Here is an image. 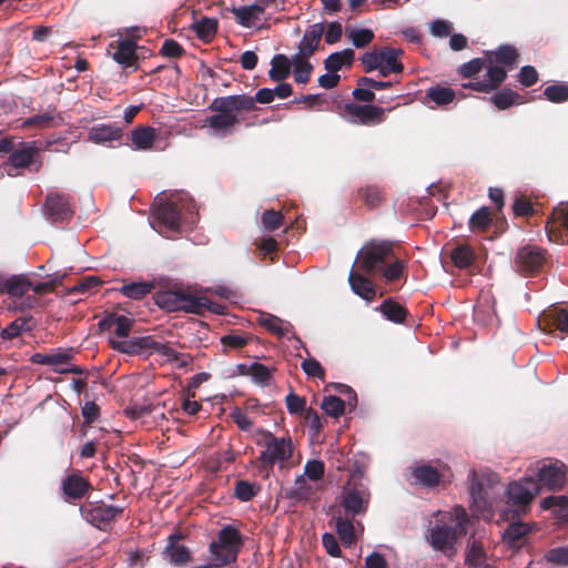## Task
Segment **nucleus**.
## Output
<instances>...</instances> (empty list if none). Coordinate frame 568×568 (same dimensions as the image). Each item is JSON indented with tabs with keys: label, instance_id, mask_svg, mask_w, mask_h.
<instances>
[{
	"label": "nucleus",
	"instance_id": "9",
	"mask_svg": "<svg viewBox=\"0 0 568 568\" xmlns=\"http://www.w3.org/2000/svg\"><path fill=\"white\" fill-rule=\"evenodd\" d=\"M412 477L416 485L435 488L450 484L453 474L446 464L420 463L412 467Z\"/></svg>",
	"mask_w": 568,
	"mask_h": 568
},
{
	"label": "nucleus",
	"instance_id": "45",
	"mask_svg": "<svg viewBox=\"0 0 568 568\" xmlns=\"http://www.w3.org/2000/svg\"><path fill=\"white\" fill-rule=\"evenodd\" d=\"M406 268L404 261L394 257L384 266L382 274L386 282H395L406 276Z\"/></svg>",
	"mask_w": 568,
	"mask_h": 568
},
{
	"label": "nucleus",
	"instance_id": "41",
	"mask_svg": "<svg viewBox=\"0 0 568 568\" xmlns=\"http://www.w3.org/2000/svg\"><path fill=\"white\" fill-rule=\"evenodd\" d=\"M38 153L33 146H23L19 150H12L9 156V163L16 169L28 168L33 162V156Z\"/></svg>",
	"mask_w": 568,
	"mask_h": 568
},
{
	"label": "nucleus",
	"instance_id": "28",
	"mask_svg": "<svg viewBox=\"0 0 568 568\" xmlns=\"http://www.w3.org/2000/svg\"><path fill=\"white\" fill-rule=\"evenodd\" d=\"M122 135V129L113 124H99L89 131V140L98 144L119 141Z\"/></svg>",
	"mask_w": 568,
	"mask_h": 568
},
{
	"label": "nucleus",
	"instance_id": "6",
	"mask_svg": "<svg viewBox=\"0 0 568 568\" xmlns=\"http://www.w3.org/2000/svg\"><path fill=\"white\" fill-rule=\"evenodd\" d=\"M394 258L393 244L387 241H372L364 245L356 256L358 271L366 275L382 273L384 266Z\"/></svg>",
	"mask_w": 568,
	"mask_h": 568
},
{
	"label": "nucleus",
	"instance_id": "60",
	"mask_svg": "<svg viewBox=\"0 0 568 568\" xmlns=\"http://www.w3.org/2000/svg\"><path fill=\"white\" fill-rule=\"evenodd\" d=\"M549 320L551 325L561 333L568 334V312L562 308H555L549 312Z\"/></svg>",
	"mask_w": 568,
	"mask_h": 568
},
{
	"label": "nucleus",
	"instance_id": "56",
	"mask_svg": "<svg viewBox=\"0 0 568 568\" xmlns=\"http://www.w3.org/2000/svg\"><path fill=\"white\" fill-rule=\"evenodd\" d=\"M301 367H302L303 372L308 377L318 378L321 381H324V378H325V368L314 357H310V358L304 359L301 363Z\"/></svg>",
	"mask_w": 568,
	"mask_h": 568
},
{
	"label": "nucleus",
	"instance_id": "29",
	"mask_svg": "<svg viewBox=\"0 0 568 568\" xmlns=\"http://www.w3.org/2000/svg\"><path fill=\"white\" fill-rule=\"evenodd\" d=\"M156 138V130L152 126L139 125L131 131V143L135 150L152 149Z\"/></svg>",
	"mask_w": 568,
	"mask_h": 568
},
{
	"label": "nucleus",
	"instance_id": "46",
	"mask_svg": "<svg viewBox=\"0 0 568 568\" xmlns=\"http://www.w3.org/2000/svg\"><path fill=\"white\" fill-rule=\"evenodd\" d=\"M491 223L489 209L483 206L475 211L469 219V229L471 232H484Z\"/></svg>",
	"mask_w": 568,
	"mask_h": 568
},
{
	"label": "nucleus",
	"instance_id": "38",
	"mask_svg": "<svg viewBox=\"0 0 568 568\" xmlns=\"http://www.w3.org/2000/svg\"><path fill=\"white\" fill-rule=\"evenodd\" d=\"M153 288L154 284L152 282L141 281L124 284L118 291L128 298L139 301L150 294Z\"/></svg>",
	"mask_w": 568,
	"mask_h": 568
},
{
	"label": "nucleus",
	"instance_id": "1",
	"mask_svg": "<svg viewBox=\"0 0 568 568\" xmlns=\"http://www.w3.org/2000/svg\"><path fill=\"white\" fill-rule=\"evenodd\" d=\"M273 101V90L268 88L258 89L254 97L233 94L216 98L210 104V110L214 114L205 119V125L225 136L231 134L234 128L240 124L241 119L237 113L256 110V103L268 104Z\"/></svg>",
	"mask_w": 568,
	"mask_h": 568
},
{
	"label": "nucleus",
	"instance_id": "13",
	"mask_svg": "<svg viewBox=\"0 0 568 568\" xmlns=\"http://www.w3.org/2000/svg\"><path fill=\"white\" fill-rule=\"evenodd\" d=\"M539 493V485L531 477L510 483L507 489L508 501L526 509Z\"/></svg>",
	"mask_w": 568,
	"mask_h": 568
},
{
	"label": "nucleus",
	"instance_id": "15",
	"mask_svg": "<svg viewBox=\"0 0 568 568\" xmlns=\"http://www.w3.org/2000/svg\"><path fill=\"white\" fill-rule=\"evenodd\" d=\"M536 483L539 485V491L542 488L547 490H559L566 484V471L564 464L542 465L537 473Z\"/></svg>",
	"mask_w": 568,
	"mask_h": 568
},
{
	"label": "nucleus",
	"instance_id": "19",
	"mask_svg": "<svg viewBox=\"0 0 568 568\" xmlns=\"http://www.w3.org/2000/svg\"><path fill=\"white\" fill-rule=\"evenodd\" d=\"M44 206L47 214L54 222L69 220L73 215L70 196L65 194L50 193L45 199Z\"/></svg>",
	"mask_w": 568,
	"mask_h": 568
},
{
	"label": "nucleus",
	"instance_id": "2",
	"mask_svg": "<svg viewBox=\"0 0 568 568\" xmlns=\"http://www.w3.org/2000/svg\"><path fill=\"white\" fill-rule=\"evenodd\" d=\"M154 303L166 312H185L204 315L206 312L223 314L225 306L212 302L206 296L195 295L183 290H162L153 295Z\"/></svg>",
	"mask_w": 568,
	"mask_h": 568
},
{
	"label": "nucleus",
	"instance_id": "40",
	"mask_svg": "<svg viewBox=\"0 0 568 568\" xmlns=\"http://www.w3.org/2000/svg\"><path fill=\"white\" fill-rule=\"evenodd\" d=\"M403 54L402 49L384 47L381 49L382 64L385 65V69L393 70L394 73H402L404 65L398 61V58Z\"/></svg>",
	"mask_w": 568,
	"mask_h": 568
},
{
	"label": "nucleus",
	"instance_id": "54",
	"mask_svg": "<svg viewBox=\"0 0 568 568\" xmlns=\"http://www.w3.org/2000/svg\"><path fill=\"white\" fill-rule=\"evenodd\" d=\"M262 225L266 231L273 232L284 224V216L275 210H265L261 216Z\"/></svg>",
	"mask_w": 568,
	"mask_h": 568
},
{
	"label": "nucleus",
	"instance_id": "53",
	"mask_svg": "<svg viewBox=\"0 0 568 568\" xmlns=\"http://www.w3.org/2000/svg\"><path fill=\"white\" fill-rule=\"evenodd\" d=\"M248 369L251 371L250 376H252L253 381L256 384H260L262 386L270 385L271 379H272V373L267 366H265L261 363L254 362V363L250 364Z\"/></svg>",
	"mask_w": 568,
	"mask_h": 568
},
{
	"label": "nucleus",
	"instance_id": "62",
	"mask_svg": "<svg viewBox=\"0 0 568 568\" xmlns=\"http://www.w3.org/2000/svg\"><path fill=\"white\" fill-rule=\"evenodd\" d=\"M361 61L365 72L368 73L376 70L382 64L381 50L365 52Z\"/></svg>",
	"mask_w": 568,
	"mask_h": 568
},
{
	"label": "nucleus",
	"instance_id": "5",
	"mask_svg": "<svg viewBox=\"0 0 568 568\" xmlns=\"http://www.w3.org/2000/svg\"><path fill=\"white\" fill-rule=\"evenodd\" d=\"M243 539L240 531L232 525L224 526L212 541L209 550L214 560V567H224L236 561Z\"/></svg>",
	"mask_w": 568,
	"mask_h": 568
},
{
	"label": "nucleus",
	"instance_id": "22",
	"mask_svg": "<svg viewBox=\"0 0 568 568\" xmlns=\"http://www.w3.org/2000/svg\"><path fill=\"white\" fill-rule=\"evenodd\" d=\"M325 31V26L322 22L312 24L305 30L302 40L298 43V53L301 55L312 57L320 47L322 37Z\"/></svg>",
	"mask_w": 568,
	"mask_h": 568
},
{
	"label": "nucleus",
	"instance_id": "10",
	"mask_svg": "<svg viewBox=\"0 0 568 568\" xmlns=\"http://www.w3.org/2000/svg\"><path fill=\"white\" fill-rule=\"evenodd\" d=\"M394 108L384 109L373 104H357L355 102L345 103L343 106L344 115L353 124L373 126L383 123L386 120V112Z\"/></svg>",
	"mask_w": 568,
	"mask_h": 568
},
{
	"label": "nucleus",
	"instance_id": "47",
	"mask_svg": "<svg viewBox=\"0 0 568 568\" xmlns=\"http://www.w3.org/2000/svg\"><path fill=\"white\" fill-rule=\"evenodd\" d=\"M346 403L337 396H325L322 400L321 408L326 415L338 418L345 413Z\"/></svg>",
	"mask_w": 568,
	"mask_h": 568
},
{
	"label": "nucleus",
	"instance_id": "18",
	"mask_svg": "<svg viewBox=\"0 0 568 568\" xmlns=\"http://www.w3.org/2000/svg\"><path fill=\"white\" fill-rule=\"evenodd\" d=\"M182 538L183 535L179 531L171 534L163 551L169 561L178 567L186 565L192 559L190 549L184 545H179V540Z\"/></svg>",
	"mask_w": 568,
	"mask_h": 568
},
{
	"label": "nucleus",
	"instance_id": "24",
	"mask_svg": "<svg viewBox=\"0 0 568 568\" xmlns=\"http://www.w3.org/2000/svg\"><path fill=\"white\" fill-rule=\"evenodd\" d=\"M231 12L234 14L235 20L240 26L252 28L261 20V16L265 12V6L254 3L239 8L234 7L231 9Z\"/></svg>",
	"mask_w": 568,
	"mask_h": 568
},
{
	"label": "nucleus",
	"instance_id": "36",
	"mask_svg": "<svg viewBox=\"0 0 568 568\" xmlns=\"http://www.w3.org/2000/svg\"><path fill=\"white\" fill-rule=\"evenodd\" d=\"M449 256L453 264L458 268L469 267L476 258L475 251L469 244H457L450 251Z\"/></svg>",
	"mask_w": 568,
	"mask_h": 568
},
{
	"label": "nucleus",
	"instance_id": "11",
	"mask_svg": "<svg viewBox=\"0 0 568 568\" xmlns=\"http://www.w3.org/2000/svg\"><path fill=\"white\" fill-rule=\"evenodd\" d=\"M123 507L98 503L89 507L80 508L82 517L92 526L104 530L112 521L123 513Z\"/></svg>",
	"mask_w": 568,
	"mask_h": 568
},
{
	"label": "nucleus",
	"instance_id": "37",
	"mask_svg": "<svg viewBox=\"0 0 568 568\" xmlns=\"http://www.w3.org/2000/svg\"><path fill=\"white\" fill-rule=\"evenodd\" d=\"M308 58L310 57L301 55L298 52L292 57L291 63L294 67L293 73L296 83L305 84L310 81L313 65L308 62Z\"/></svg>",
	"mask_w": 568,
	"mask_h": 568
},
{
	"label": "nucleus",
	"instance_id": "12",
	"mask_svg": "<svg viewBox=\"0 0 568 568\" xmlns=\"http://www.w3.org/2000/svg\"><path fill=\"white\" fill-rule=\"evenodd\" d=\"M90 480L80 470H73L61 480V491L65 501L80 500L92 489Z\"/></svg>",
	"mask_w": 568,
	"mask_h": 568
},
{
	"label": "nucleus",
	"instance_id": "34",
	"mask_svg": "<svg viewBox=\"0 0 568 568\" xmlns=\"http://www.w3.org/2000/svg\"><path fill=\"white\" fill-rule=\"evenodd\" d=\"M291 60L282 53L275 54L271 60L268 77L275 82H281L291 74Z\"/></svg>",
	"mask_w": 568,
	"mask_h": 568
},
{
	"label": "nucleus",
	"instance_id": "25",
	"mask_svg": "<svg viewBox=\"0 0 568 568\" xmlns=\"http://www.w3.org/2000/svg\"><path fill=\"white\" fill-rule=\"evenodd\" d=\"M63 122L62 116L57 113L55 106L49 105L47 111L42 114H36L30 118H27L22 121L21 128L22 129H29V128H37V129H44V128H52L55 125H59Z\"/></svg>",
	"mask_w": 568,
	"mask_h": 568
},
{
	"label": "nucleus",
	"instance_id": "39",
	"mask_svg": "<svg viewBox=\"0 0 568 568\" xmlns=\"http://www.w3.org/2000/svg\"><path fill=\"white\" fill-rule=\"evenodd\" d=\"M357 196L369 210L378 207L384 200L383 191L377 185L358 189Z\"/></svg>",
	"mask_w": 568,
	"mask_h": 568
},
{
	"label": "nucleus",
	"instance_id": "8",
	"mask_svg": "<svg viewBox=\"0 0 568 568\" xmlns=\"http://www.w3.org/2000/svg\"><path fill=\"white\" fill-rule=\"evenodd\" d=\"M469 494L471 498V508L477 515L485 516L491 508L488 490L497 483L498 476L495 473H481L476 470L469 473Z\"/></svg>",
	"mask_w": 568,
	"mask_h": 568
},
{
	"label": "nucleus",
	"instance_id": "35",
	"mask_svg": "<svg viewBox=\"0 0 568 568\" xmlns=\"http://www.w3.org/2000/svg\"><path fill=\"white\" fill-rule=\"evenodd\" d=\"M378 311L390 322L400 324L404 323L408 311L398 302L393 298H386L378 306Z\"/></svg>",
	"mask_w": 568,
	"mask_h": 568
},
{
	"label": "nucleus",
	"instance_id": "64",
	"mask_svg": "<svg viewBox=\"0 0 568 568\" xmlns=\"http://www.w3.org/2000/svg\"><path fill=\"white\" fill-rule=\"evenodd\" d=\"M184 52L183 47L173 39H166L160 50V54L168 58H181Z\"/></svg>",
	"mask_w": 568,
	"mask_h": 568
},
{
	"label": "nucleus",
	"instance_id": "30",
	"mask_svg": "<svg viewBox=\"0 0 568 568\" xmlns=\"http://www.w3.org/2000/svg\"><path fill=\"white\" fill-rule=\"evenodd\" d=\"M36 326L37 322L32 316L18 317L0 332V337L4 341H11L23 332H31Z\"/></svg>",
	"mask_w": 568,
	"mask_h": 568
},
{
	"label": "nucleus",
	"instance_id": "20",
	"mask_svg": "<svg viewBox=\"0 0 568 568\" xmlns=\"http://www.w3.org/2000/svg\"><path fill=\"white\" fill-rule=\"evenodd\" d=\"M369 504V493L356 488L343 493L342 506L353 517L365 514Z\"/></svg>",
	"mask_w": 568,
	"mask_h": 568
},
{
	"label": "nucleus",
	"instance_id": "51",
	"mask_svg": "<svg viewBox=\"0 0 568 568\" xmlns=\"http://www.w3.org/2000/svg\"><path fill=\"white\" fill-rule=\"evenodd\" d=\"M546 99L552 103H562L568 101V84L556 83L548 85L544 90Z\"/></svg>",
	"mask_w": 568,
	"mask_h": 568
},
{
	"label": "nucleus",
	"instance_id": "3",
	"mask_svg": "<svg viewBox=\"0 0 568 568\" xmlns=\"http://www.w3.org/2000/svg\"><path fill=\"white\" fill-rule=\"evenodd\" d=\"M255 444L262 448L257 462L260 469L268 475L277 465L281 469L288 466L294 455V444L292 437H277L272 432L257 428L255 430Z\"/></svg>",
	"mask_w": 568,
	"mask_h": 568
},
{
	"label": "nucleus",
	"instance_id": "50",
	"mask_svg": "<svg viewBox=\"0 0 568 568\" xmlns=\"http://www.w3.org/2000/svg\"><path fill=\"white\" fill-rule=\"evenodd\" d=\"M346 34L356 48H365L374 40V32L366 28L347 30Z\"/></svg>",
	"mask_w": 568,
	"mask_h": 568
},
{
	"label": "nucleus",
	"instance_id": "43",
	"mask_svg": "<svg viewBox=\"0 0 568 568\" xmlns=\"http://www.w3.org/2000/svg\"><path fill=\"white\" fill-rule=\"evenodd\" d=\"M193 30L199 39L204 42L211 41L217 31V20L214 18H202L194 22Z\"/></svg>",
	"mask_w": 568,
	"mask_h": 568
},
{
	"label": "nucleus",
	"instance_id": "57",
	"mask_svg": "<svg viewBox=\"0 0 568 568\" xmlns=\"http://www.w3.org/2000/svg\"><path fill=\"white\" fill-rule=\"evenodd\" d=\"M485 560V550L483 545L473 540L468 544L466 561L471 566H479Z\"/></svg>",
	"mask_w": 568,
	"mask_h": 568
},
{
	"label": "nucleus",
	"instance_id": "32",
	"mask_svg": "<svg viewBox=\"0 0 568 568\" xmlns=\"http://www.w3.org/2000/svg\"><path fill=\"white\" fill-rule=\"evenodd\" d=\"M485 68L487 69V79L483 80L485 84H481L480 87L484 88V93H490L499 89L505 82L507 79V70L496 63H486Z\"/></svg>",
	"mask_w": 568,
	"mask_h": 568
},
{
	"label": "nucleus",
	"instance_id": "23",
	"mask_svg": "<svg viewBox=\"0 0 568 568\" xmlns=\"http://www.w3.org/2000/svg\"><path fill=\"white\" fill-rule=\"evenodd\" d=\"M485 57L488 63L511 68L517 63L519 52L514 45L501 44L495 50L485 51Z\"/></svg>",
	"mask_w": 568,
	"mask_h": 568
},
{
	"label": "nucleus",
	"instance_id": "42",
	"mask_svg": "<svg viewBox=\"0 0 568 568\" xmlns=\"http://www.w3.org/2000/svg\"><path fill=\"white\" fill-rule=\"evenodd\" d=\"M455 98V91L446 87L434 85L426 91V99L433 101L438 106H444L452 103Z\"/></svg>",
	"mask_w": 568,
	"mask_h": 568
},
{
	"label": "nucleus",
	"instance_id": "17",
	"mask_svg": "<svg viewBox=\"0 0 568 568\" xmlns=\"http://www.w3.org/2000/svg\"><path fill=\"white\" fill-rule=\"evenodd\" d=\"M182 204L175 201H165L154 210L155 221L166 230L179 232L181 227Z\"/></svg>",
	"mask_w": 568,
	"mask_h": 568
},
{
	"label": "nucleus",
	"instance_id": "55",
	"mask_svg": "<svg viewBox=\"0 0 568 568\" xmlns=\"http://www.w3.org/2000/svg\"><path fill=\"white\" fill-rule=\"evenodd\" d=\"M84 423L81 427V436L87 435V427L100 417V407L94 402H87L81 409Z\"/></svg>",
	"mask_w": 568,
	"mask_h": 568
},
{
	"label": "nucleus",
	"instance_id": "4",
	"mask_svg": "<svg viewBox=\"0 0 568 568\" xmlns=\"http://www.w3.org/2000/svg\"><path fill=\"white\" fill-rule=\"evenodd\" d=\"M452 524L437 521L427 530L426 539L434 550L447 554L454 549L458 537L466 535L468 516L463 507L454 509V517L450 515Z\"/></svg>",
	"mask_w": 568,
	"mask_h": 568
},
{
	"label": "nucleus",
	"instance_id": "44",
	"mask_svg": "<svg viewBox=\"0 0 568 568\" xmlns=\"http://www.w3.org/2000/svg\"><path fill=\"white\" fill-rule=\"evenodd\" d=\"M335 529L339 539L345 546H351L355 542V528L351 519L341 516L336 517Z\"/></svg>",
	"mask_w": 568,
	"mask_h": 568
},
{
	"label": "nucleus",
	"instance_id": "63",
	"mask_svg": "<svg viewBox=\"0 0 568 568\" xmlns=\"http://www.w3.org/2000/svg\"><path fill=\"white\" fill-rule=\"evenodd\" d=\"M545 558L547 561L557 566H568V548L557 547L549 549Z\"/></svg>",
	"mask_w": 568,
	"mask_h": 568
},
{
	"label": "nucleus",
	"instance_id": "61",
	"mask_svg": "<svg viewBox=\"0 0 568 568\" xmlns=\"http://www.w3.org/2000/svg\"><path fill=\"white\" fill-rule=\"evenodd\" d=\"M102 281L98 276H85L81 278L71 290V293H87L98 288Z\"/></svg>",
	"mask_w": 568,
	"mask_h": 568
},
{
	"label": "nucleus",
	"instance_id": "7",
	"mask_svg": "<svg viewBox=\"0 0 568 568\" xmlns=\"http://www.w3.org/2000/svg\"><path fill=\"white\" fill-rule=\"evenodd\" d=\"M111 347L118 352L136 355V354H159L168 358V361H179L181 354L175 352L166 343H161L152 336L132 337L131 339H110Z\"/></svg>",
	"mask_w": 568,
	"mask_h": 568
},
{
	"label": "nucleus",
	"instance_id": "27",
	"mask_svg": "<svg viewBox=\"0 0 568 568\" xmlns=\"http://www.w3.org/2000/svg\"><path fill=\"white\" fill-rule=\"evenodd\" d=\"M348 282L352 291L366 301H373L376 296V288L373 282L361 274L359 271H351Z\"/></svg>",
	"mask_w": 568,
	"mask_h": 568
},
{
	"label": "nucleus",
	"instance_id": "33",
	"mask_svg": "<svg viewBox=\"0 0 568 568\" xmlns=\"http://www.w3.org/2000/svg\"><path fill=\"white\" fill-rule=\"evenodd\" d=\"M489 101L498 110H507V109L511 108L513 105H518L524 102L523 97L518 92H516L509 88H504V89L497 91L489 98Z\"/></svg>",
	"mask_w": 568,
	"mask_h": 568
},
{
	"label": "nucleus",
	"instance_id": "31",
	"mask_svg": "<svg viewBox=\"0 0 568 568\" xmlns=\"http://www.w3.org/2000/svg\"><path fill=\"white\" fill-rule=\"evenodd\" d=\"M355 58L353 49H344L338 52L331 53L324 60V67L329 73H337L343 67H352Z\"/></svg>",
	"mask_w": 568,
	"mask_h": 568
},
{
	"label": "nucleus",
	"instance_id": "21",
	"mask_svg": "<svg viewBox=\"0 0 568 568\" xmlns=\"http://www.w3.org/2000/svg\"><path fill=\"white\" fill-rule=\"evenodd\" d=\"M31 286L32 282L26 274L11 276L0 274V295L8 294L12 297H21Z\"/></svg>",
	"mask_w": 568,
	"mask_h": 568
},
{
	"label": "nucleus",
	"instance_id": "49",
	"mask_svg": "<svg viewBox=\"0 0 568 568\" xmlns=\"http://www.w3.org/2000/svg\"><path fill=\"white\" fill-rule=\"evenodd\" d=\"M260 325L266 328L270 333L278 337H283L288 333V328L284 326L283 321L274 315L267 314L260 318Z\"/></svg>",
	"mask_w": 568,
	"mask_h": 568
},
{
	"label": "nucleus",
	"instance_id": "59",
	"mask_svg": "<svg viewBox=\"0 0 568 568\" xmlns=\"http://www.w3.org/2000/svg\"><path fill=\"white\" fill-rule=\"evenodd\" d=\"M248 343L244 334L231 333L221 337V344L224 348L242 349Z\"/></svg>",
	"mask_w": 568,
	"mask_h": 568
},
{
	"label": "nucleus",
	"instance_id": "48",
	"mask_svg": "<svg viewBox=\"0 0 568 568\" xmlns=\"http://www.w3.org/2000/svg\"><path fill=\"white\" fill-rule=\"evenodd\" d=\"M260 491V485L247 480H237L234 486V495L241 501L252 500Z\"/></svg>",
	"mask_w": 568,
	"mask_h": 568
},
{
	"label": "nucleus",
	"instance_id": "52",
	"mask_svg": "<svg viewBox=\"0 0 568 568\" xmlns=\"http://www.w3.org/2000/svg\"><path fill=\"white\" fill-rule=\"evenodd\" d=\"M488 61L486 57L484 58H475L466 63H463L458 67V73L460 77L468 79L478 74L485 67Z\"/></svg>",
	"mask_w": 568,
	"mask_h": 568
},
{
	"label": "nucleus",
	"instance_id": "58",
	"mask_svg": "<svg viewBox=\"0 0 568 568\" xmlns=\"http://www.w3.org/2000/svg\"><path fill=\"white\" fill-rule=\"evenodd\" d=\"M286 408L290 414L293 415H303L306 408V400L304 397L298 396L297 394L291 392L286 398Z\"/></svg>",
	"mask_w": 568,
	"mask_h": 568
},
{
	"label": "nucleus",
	"instance_id": "26",
	"mask_svg": "<svg viewBox=\"0 0 568 568\" xmlns=\"http://www.w3.org/2000/svg\"><path fill=\"white\" fill-rule=\"evenodd\" d=\"M530 530L528 524L521 521L513 523L505 530L503 540L508 547L519 549L526 544Z\"/></svg>",
	"mask_w": 568,
	"mask_h": 568
},
{
	"label": "nucleus",
	"instance_id": "14",
	"mask_svg": "<svg viewBox=\"0 0 568 568\" xmlns=\"http://www.w3.org/2000/svg\"><path fill=\"white\" fill-rule=\"evenodd\" d=\"M545 251L535 245H526L518 250L516 265L521 273L534 274L541 270L545 263Z\"/></svg>",
	"mask_w": 568,
	"mask_h": 568
},
{
	"label": "nucleus",
	"instance_id": "16",
	"mask_svg": "<svg viewBox=\"0 0 568 568\" xmlns=\"http://www.w3.org/2000/svg\"><path fill=\"white\" fill-rule=\"evenodd\" d=\"M138 45L131 39H123L111 42L108 52L112 55L113 60L124 68H133L136 70L138 65Z\"/></svg>",
	"mask_w": 568,
	"mask_h": 568
}]
</instances>
